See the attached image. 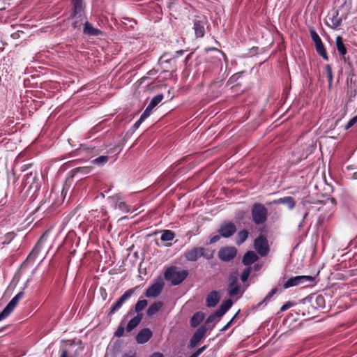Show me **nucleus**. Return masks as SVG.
<instances>
[{
	"label": "nucleus",
	"mask_w": 357,
	"mask_h": 357,
	"mask_svg": "<svg viewBox=\"0 0 357 357\" xmlns=\"http://www.w3.org/2000/svg\"><path fill=\"white\" fill-rule=\"evenodd\" d=\"M215 250L209 248L194 247L192 249L185 251L183 256L188 261H196L201 257L207 260L213 258Z\"/></svg>",
	"instance_id": "f257e3e1"
},
{
	"label": "nucleus",
	"mask_w": 357,
	"mask_h": 357,
	"mask_svg": "<svg viewBox=\"0 0 357 357\" xmlns=\"http://www.w3.org/2000/svg\"><path fill=\"white\" fill-rule=\"evenodd\" d=\"M188 274L187 270H180L177 266H171L165 270L164 278L172 285H178L187 278Z\"/></svg>",
	"instance_id": "f03ea898"
},
{
	"label": "nucleus",
	"mask_w": 357,
	"mask_h": 357,
	"mask_svg": "<svg viewBox=\"0 0 357 357\" xmlns=\"http://www.w3.org/2000/svg\"><path fill=\"white\" fill-rule=\"evenodd\" d=\"M310 307L312 310H318L325 307V299L322 295H312L305 298L303 300V315H313V312L310 310Z\"/></svg>",
	"instance_id": "7ed1b4c3"
},
{
	"label": "nucleus",
	"mask_w": 357,
	"mask_h": 357,
	"mask_svg": "<svg viewBox=\"0 0 357 357\" xmlns=\"http://www.w3.org/2000/svg\"><path fill=\"white\" fill-rule=\"evenodd\" d=\"M268 209L261 203H255L251 207L252 220L256 225L265 223L268 218Z\"/></svg>",
	"instance_id": "20e7f679"
},
{
	"label": "nucleus",
	"mask_w": 357,
	"mask_h": 357,
	"mask_svg": "<svg viewBox=\"0 0 357 357\" xmlns=\"http://www.w3.org/2000/svg\"><path fill=\"white\" fill-rule=\"evenodd\" d=\"M315 277L310 275H298L289 278L283 284L284 289H288L291 287L298 285H303L305 287L313 282H314Z\"/></svg>",
	"instance_id": "39448f33"
},
{
	"label": "nucleus",
	"mask_w": 357,
	"mask_h": 357,
	"mask_svg": "<svg viewBox=\"0 0 357 357\" xmlns=\"http://www.w3.org/2000/svg\"><path fill=\"white\" fill-rule=\"evenodd\" d=\"M227 293L231 297L236 296L241 297L243 293V291L241 292V285L238 282V273L237 271L229 275Z\"/></svg>",
	"instance_id": "423d86ee"
},
{
	"label": "nucleus",
	"mask_w": 357,
	"mask_h": 357,
	"mask_svg": "<svg viewBox=\"0 0 357 357\" xmlns=\"http://www.w3.org/2000/svg\"><path fill=\"white\" fill-rule=\"evenodd\" d=\"M254 248L260 256H266L270 250L266 237L264 235H259L256 238L254 241Z\"/></svg>",
	"instance_id": "0eeeda50"
},
{
	"label": "nucleus",
	"mask_w": 357,
	"mask_h": 357,
	"mask_svg": "<svg viewBox=\"0 0 357 357\" xmlns=\"http://www.w3.org/2000/svg\"><path fill=\"white\" fill-rule=\"evenodd\" d=\"M137 288V287H135L126 291L124 294L118 299V301L112 306L107 314L112 315L118 310H119L122 307L123 304L132 296Z\"/></svg>",
	"instance_id": "6e6552de"
},
{
	"label": "nucleus",
	"mask_w": 357,
	"mask_h": 357,
	"mask_svg": "<svg viewBox=\"0 0 357 357\" xmlns=\"http://www.w3.org/2000/svg\"><path fill=\"white\" fill-rule=\"evenodd\" d=\"M218 232L221 237L228 238L236 232V227L234 223L231 222H224L220 226Z\"/></svg>",
	"instance_id": "1a4fd4ad"
},
{
	"label": "nucleus",
	"mask_w": 357,
	"mask_h": 357,
	"mask_svg": "<svg viewBox=\"0 0 357 357\" xmlns=\"http://www.w3.org/2000/svg\"><path fill=\"white\" fill-rule=\"evenodd\" d=\"M47 234H48V231H46L40 237V238L38 239V242L35 245L34 248H33L31 252L28 255V257L26 258V260H28V261H34L37 258L38 254L41 251V250H42L45 243L47 241Z\"/></svg>",
	"instance_id": "9d476101"
},
{
	"label": "nucleus",
	"mask_w": 357,
	"mask_h": 357,
	"mask_svg": "<svg viewBox=\"0 0 357 357\" xmlns=\"http://www.w3.org/2000/svg\"><path fill=\"white\" fill-rule=\"evenodd\" d=\"M237 254V249L235 247L222 248L218 253V256L221 261H230L234 259Z\"/></svg>",
	"instance_id": "9b49d317"
},
{
	"label": "nucleus",
	"mask_w": 357,
	"mask_h": 357,
	"mask_svg": "<svg viewBox=\"0 0 357 357\" xmlns=\"http://www.w3.org/2000/svg\"><path fill=\"white\" fill-rule=\"evenodd\" d=\"M207 20L204 16H197L193 20L195 36L197 38H202L205 34V26Z\"/></svg>",
	"instance_id": "f8f14e48"
},
{
	"label": "nucleus",
	"mask_w": 357,
	"mask_h": 357,
	"mask_svg": "<svg viewBox=\"0 0 357 357\" xmlns=\"http://www.w3.org/2000/svg\"><path fill=\"white\" fill-rule=\"evenodd\" d=\"M164 282L161 279L155 281L145 291V296L147 298H156L162 291Z\"/></svg>",
	"instance_id": "ddd939ff"
},
{
	"label": "nucleus",
	"mask_w": 357,
	"mask_h": 357,
	"mask_svg": "<svg viewBox=\"0 0 357 357\" xmlns=\"http://www.w3.org/2000/svg\"><path fill=\"white\" fill-rule=\"evenodd\" d=\"M85 7L83 0H72V9L69 17L86 16Z\"/></svg>",
	"instance_id": "4468645a"
},
{
	"label": "nucleus",
	"mask_w": 357,
	"mask_h": 357,
	"mask_svg": "<svg viewBox=\"0 0 357 357\" xmlns=\"http://www.w3.org/2000/svg\"><path fill=\"white\" fill-rule=\"evenodd\" d=\"M208 328L206 326H200L193 334L192 336L190 344L188 345L189 348H194L195 347L199 342L201 341V340L204 337Z\"/></svg>",
	"instance_id": "2eb2a0df"
},
{
	"label": "nucleus",
	"mask_w": 357,
	"mask_h": 357,
	"mask_svg": "<svg viewBox=\"0 0 357 357\" xmlns=\"http://www.w3.org/2000/svg\"><path fill=\"white\" fill-rule=\"evenodd\" d=\"M24 296V292L20 291L17 295H15L11 301L8 303V305L5 307V308L1 312L5 317H8L10 313L13 311L15 307L17 306L18 302L20 299H22Z\"/></svg>",
	"instance_id": "dca6fc26"
},
{
	"label": "nucleus",
	"mask_w": 357,
	"mask_h": 357,
	"mask_svg": "<svg viewBox=\"0 0 357 357\" xmlns=\"http://www.w3.org/2000/svg\"><path fill=\"white\" fill-rule=\"evenodd\" d=\"M153 336L152 331L148 328H144L140 330L137 334L135 339L138 344H144L147 342Z\"/></svg>",
	"instance_id": "f3484780"
},
{
	"label": "nucleus",
	"mask_w": 357,
	"mask_h": 357,
	"mask_svg": "<svg viewBox=\"0 0 357 357\" xmlns=\"http://www.w3.org/2000/svg\"><path fill=\"white\" fill-rule=\"evenodd\" d=\"M83 33L89 36H98L102 33L99 29L95 28L87 20L84 23Z\"/></svg>",
	"instance_id": "a211bd4d"
},
{
	"label": "nucleus",
	"mask_w": 357,
	"mask_h": 357,
	"mask_svg": "<svg viewBox=\"0 0 357 357\" xmlns=\"http://www.w3.org/2000/svg\"><path fill=\"white\" fill-rule=\"evenodd\" d=\"M36 174L32 172L27 173L24 178L23 183L24 186H27L29 189L35 188L38 189L39 185L38 183H36Z\"/></svg>",
	"instance_id": "6ab92c4d"
},
{
	"label": "nucleus",
	"mask_w": 357,
	"mask_h": 357,
	"mask_svg": "<svg viewBox=\"0 0 357 357\" xmlns=\"http://www.w3.org/2000/svg\"><path fill=\"white\" fill-rule=\"evenodd\" d=\"M268 204H286L289 209L291 210L295 207L296 202L294 198L292 197H284L279 198L278 199H275L269 202Z\"/></svg>",
	"instance_id": "aec40b11"
},
{
	"label": "nucleus",
	"mask_w": 357,
	"mask_h": 357,
	"mask_svg": "<svg viewBox=\"0 0 357 357\" xmlns=\"http://www.w3.org/2000/svg\"><path fill=\"white\" fill-rule=\"evenodd\" d=\"M220 296L218 291L214 290L211 291L206 298V305L208 307H215L220 301Z\"/></svg>",
	"instance_id": "412c9836"
},
{
	"label": "nucleus",
	"mask_w": 357,
	"mask_h": 357,
	"mask_svg": "<svg viewBox=\"0 0 357 357\" xmlns=\"http://www.w3.org/2000/svg\"><path fill=\"white\" fill-rule=\"evenodd\" d=\"M87 20L86 16H80L79 18L77 17H68V20L71 21V26L74 30L80 31L81 27L84 22Z\"/></svg>",
	"instance_id": "4be33fe9"
},
{
	"label": "nucleus",
	"mask_w": 357,
	"mask_h": 357,
	"mask_svg": "<svg viewBox=\"0 0 357 357\" xmlns=\"http://www.w3.org/2000/svg\"><path fill=\"white\" fill-rule=\"evenodd\" d=\"M259 259L258 256L254 251H248L244 255L242 262L245 266H250Z\"/></svg>",
	"instance_id": "5701e85b"
},
{
	"label": "nucleus",
	"mask_w": 357,
	"mask_h": 357,
	"mask_svg": "<svg viewBox=\"0 0 357 357\" xmlns=\"http://www.w3.org/2000/svg\"><path fill=\"white\" fill-rule=\"evenodd\" d=\"M336 47L340 56L344 61H346L345 55L347 53V47L343 43V39L340 36L336 37L335 39Z\"/></svg>",
	"instance_id": "b1692460"
},
{
	"label": "nucleus",
	"mask_w": 357,
	"mask_h": 357,
	"mask_svg": "<svg viewBox=\"0 0 357 357\" xmlns=\"http://www.w3.org/2000/svg\"><path fill=\"white\" fill-rule=\"evenodd\" d=\"M163 307V303L161 301H157L151 304L147 311L146 315L149 317L156 314Z\"/></svg>",
	"instance_id": "393cba45"
},
{
	"label": "nucleus",
	"mask_w": 357,
	"mask_h": 357,
	"mask_svg": "<svg viewBox=\"0 0 357 357\" xmlns=\"http://www.w3.org/2000/svg\"><path fill=\"white\" fill-rule=\"evenodd\" d=\"M142 319L143 314H137L135 317L131 319L126 326V331L131 332L139 324Z\"/></svg>",
	"instance_id": "a878e982"
},
{
	"label": "nucleus",
	"mask_w": 357,
	"mask_h": 357,
	"mask_svg": "<svg viewBox=\"0 0 357 357\" xmlns=\"http://www.w3.org/2000/svg\"><path fill=\"white\" fill-rule=\"evenodd\" d=\"M205 314L202 312L195 313L190 319V326L192 328L198 326L204 319Z\"/></svg>",
	"instance_id": "bb28decb"
},
{
	"label": "nucleus",
	"mask_w": 357,
	"mask_h": 357,
	"mask_svg": "<svg viewBox=\"0 0 357 357\" xmlns=\"http://www.w3.org/2000/svg\"><path fill=\"white\" fill-rule=\"evenodd\" d=\"M249 232L246 229L241 230L237 233L236 236V244L238 245L243 243L248 238Z\"/></svg>",
	"instance_id": "cd10ccee"
},
{
	"label": "nucleus",
	"mask_w": 357,
	"mask_h": 357,
	"mask_svg": "<svg viewBox=\"0 0 357 357\" xmlns=\"http://www.w3.org/2000/svg\"><path fill=\"white\" fill-rule=\"evenodd\" d=\"M338 15V10H335L332 13V16L330 18L333 24V28L334 29H337V27H339L342 22V18L341 17H339Z\"/></svg>",
	"instance_id": "c85d7f7f"
},
{
	"label": "nucleus",
	"mask_w": 357,
	"mask_h": 357,
	"mask_svg": "<svg viewBox=\"0 0 357 357\" xmlns=\"http://www.w3.org/2000/svg\"><path fill=\"white\" fill-rule=\"evenodd\" d=\"M148 302L145 299L139 300L135 305V312L137 314H143L141 312L147 306Z\"/></svg>",
	"instance_id": "c756f323"
},
{
	"label": "nucleus",
	"mask_w": 357,
	"mask_h": 357,
	"mask_svg": "<svg viewBox=\"0 0 357 357\" xmlns=\"http://www.w3.org/2000/svg\"><path fill=\"white\" fill-rule=\"evenodd\" d=\"M175 237L174 231L168 229L162 231V235L160 239L162 241H170Z\"/></svg>",
	"instance_id": "7c9ffc66"
},
{
	"label": "nucleus",
	"mask_w": 357,
	"mask_h": 357,
	"mask_svg": "<svg viewBox=\"0 0 357 357\" xmlns=\"http://www.w3.org/2000/svg\"><path fill=\"white\" fill-rule=\"evenodd\" d=\"M315 47H316V51L317 52V53L322 56V58L326 60V61H328V54L326 53V49H325V47L323 44V43H319L317 45H315Z\"/></svg>",
	"instance_id": "2f4dec72"
},
{
	"label": "nucleus",
	"mask_w": 357,
	"mask_h": 357,
	"mask_svg": "<svg viewBox=\"0 0 357 357\" xmlns=\"http://www.w3.org/2000/svg\"><path fill=\"white\" fill-rule=\"evenodd\" d=\"M218 319L214 314H212L206 319L204 326H208L207 328L211 330L215 326V324L218 322L219 320Z\"/></svg>",
	"instance_id": "473e14b6"
},
{
	"label": "nucleus",
	"mask_w": 357,
	"mask_h": 357,
	"mask_svg": "<svg viewBox=\"0 0 357 357\" xmlns=\"http://www.w3.org/2000/svg\"><path fill=\"white\" fill-rule=\"evenodd\" d=\"M278 291L277 288H273L271 289V291L266 295V296L264 298V300L259 303L257 305V307H260L261 305L263 304L266 305V303L270 301V299L273 296L274 294H275Z\"/></svg>",
	"instance_id": "72a5a7b5"
},
{
	"label": "nucleus",
	"mask_w": 357,
	"mask_h": 357,
	"mask_svg": "<svg viewBox=\"0 0 357 357\" xmlns=\"http://www.w3.org/2000/svg\"><path fill=\"white\" fill-rule=\"evenodd\" d=\"M325 71H326V76L328 78V87L331 88L332 86L333 79L332 68H331V65H329V64L326 65Z\"/></svg>",
	"instance_id": "f704fd0d"
},
{
	"label": "nucleus",
	"mask_w": 357,
	"mask_h": 357,
	"mask_svg": "<svg viewBox=\"0 0 357 357\" xmlns=\"http://www.w3.org/2000/svg\"><path fill=\"white\" fill-rule=\"evenodd\" d=\"M163 98V94H158L155 96L153 98H152L149 105H151L153 108H154L162 100Z\"/></svg>",
	"instance_id": "c9c22d12"
},
{
	"label": "nucleus",
	"mask_w": 357,
	"mask_h": 357,
	"mask_svg": "<svg viewBox=\"0 0 357 357\" xmlns=\"http://www.w3.org/2000/svg\"><path fill=\"white\" fill-rule=\"evenodd\" d=\"M251 273V267L248 266L244 269L241 275V280L243 282H245L248 280L250 275Z\"/></svg>",
	"instance_id": "e433bc0d"
},
{
	"label": "nucleus",
	"mask_w": 357,
	"mask_h": 357,
	"mask_svg": "<svg viewBox=\"0 0 357 357\" xmlns=\"http://www.w3.org/2000/svg\"><path fill=\"white\" fill-rule=\"evenodd\" d=\"M233 302L231 299H227L222 303L220 307L227 312L232 306Z\"/></svg>",
	"instance_id": "4c0bfd02"
},
{
	"label": "nucleus",
	"mask_w": 357,
	"mask_h": 357,
	"mask_svg": "<svg viewBox=\"0 0 357 357\" xmlns=\"http://www.w3.org/2000/svg\"><path fill=\"white\" fill-rule=\"evenodd\" d=\"M310 36L315 45L322 42L319 36L314 29L310 30Z\"/></svg>",
	"instance_id": "58836bf2"
},
{
	"label": "nucleus",
	"mask_w": 357,
	"mask_h": 357,
	"mask_svg": "<svg viewBox=\"0 0 357 357\" xmlns=\"http://www.w3.org/2000/svg\"><path fill=\"white\" fill-rule=\"evenodd\" d=\"M109 157L105 155H101L93 160L94 164L103 165L108 161Z\"/></svg>",
	"instance_id": "ea45409f"
},
{
	"label": "nucleus",
	"mask_w": 357,
	"mask_h": 357,
	"mask_svg": "<svg viewBox=\"0 0 357 357\" xmlns=\"http://www.w3.org/2000/svg\"><path fill=\"white\" fill-rule=\"evenodd\" d=\"M153 109V108L151 105H148L146 109L144 111V112L140 116L142 117V120H145L146 119H147L150 116L151 112Z\"/></svg>",
	"instance_id": "a19ab883"
},
{
	"label": "nucleus",
	"mask_w": 357,
	"mask_h": 357,
	"mask_svg": "<svg viewBox=\"0 0 357 357\" xmlns=\"http://www.w3.org/2000/svg\"><path fill=\"white\" fill-rule=\"evenodd\" d=\"M115 207L119 208L123 211H128V206L125 202L121 201H117L115 204Z\"/></svg>",
	"instance_id": "79ce46f5"
},
{
	"label": "nucleus",
	"mask_w": 357,
	"mask_h": 357,
	"mask_svg": "<svg viewBox=\"0 0 357 357\" xmlns=\"http://www.w3.org/2000/svg\"><path fill=\"white\" fill-rule=\"evenodd\" d=\"M87 171H88V169L86 167H78V168L73 169V170H71L70 172L72 174V176H74L78 172L86 174Z\"/></svg>",
	"instance_id": "37998d69"
},
{
	"label": "nucleus",
	"mask_w": 357,
	"mask_h": 357,
	"mask_svg": "<svg viewBox=\"0 0 357 357\" xmlns=\"http://www.w3.org/2000/svg\"><path fill=\"white\" fill-rule=\"evenodd\" d=\"M206 349H207V345H204L202 347L199 348L193 354H192L189 357H198Z\"/></svg>",
	"instance_id": "c03bdc74"
},
{
	"label": "nucleus",
	"mask_w": 357,
	"mask_h": 357,
	"mask_svg": "<svg viewBox=\"0 0 357 357\" xmlns=\"http://www.w3.org/2000/svg\"><path fill=\"white\" fill-rule=\"evenodd\" d=\"M357 122V115L351 119L348 123L345 125L344 129L348 130L351 128L352 126H354V124Z\"/></svg>",
	"instance_id": "a18cd8bd"
},
{
	"label": "nucleus",
	"mask_w": 357,
	"mask_h": 357,
	"mask_svg": "<svg viewBox=\"0 0 357 357\" xmlns=\"http://www.w3.org/2000/svg\"><path fill=\"white\" fill-rule=\"evenodd\" d=\"M125 328L122 326H119L117 330L114 333V335L117 337H121L124 335Z\"/></svg>",
	"instance_id": "49530a36"
},
{
	"label": "nucleus",
	"mask_w": 357,
	"mask_h": 357,
	"mask_svg": "<svg viewBox=\"0 0 357 357\" xmlns=\"http://www.w3.org/2000/svg\"><path fill=\"white\" fill-rule=\"evenodd\" d=\"M294 305V303L291 301H288L286 303H284L280 308L281 312L286 311L287 310L289 309L291 307Z\"/></svg>",
	"instance_id": "de8ad7c7"
},
{
	"label": "nucleus",
	"mask_w": 357,
	"mask_h": 357,
	"mask_svg": "<svg viewBox=\"0 0 357 357\" xmlns=\"http://www.w3.org/2000/svg\"><path fill=\"white\" fill-rule=\"evenodd\" d=\"M225 313L226 312L220 307H219V308L213 314L217 318L220 319Z\"/></svg>",
	"instance_id": "09e8293b"
},
{
	"label": "nucleus",
	"mask_w": 357,
	"mask_h": 357,
	"mask_svg": "<svg viewBox=\"0 0 357 357\" xmlns=\"http://www.w3.org/2000/svg\"><path fill=\"white\" fill-rule=\"evenodd\" d=\"M236 315L237 314H236L234 317L225 326H223V328L220 330L221 332L226 331L230 327Z\"/></svg>",
	"instance_id": "8fccbe9b"
},
{
	"label": "nucleus",
	"mask_w": 357,
	"mask_h": 357,
	"mask_svg": "<svg viewBox=\"0 0 357 357\" xmlns=\"http://www.w3.org/2000/svg\"><path fill=\"white\" fill-rule=\"evenodd\" d=\"M220 237H221V236H220V234L215 235V236L211 237L210 240H209V243L210 244L215 243L216 242H218L220 240Z\"/></svg>",
	"instance_id": "3c124183"
},
{
	"label": "nucleus",
	"mask_w": 357,
	"mask_h": 357,
	"mask_svg": "<svg viewBox=\"0 0 357 357\" xmlns=\"http://www.w3.org/2000/svg\"><path fill=\"white\" fill-rule=\"evenodd\" d=\"M122 357H136V353L135 351H130L129 353L123 354Z\"/></svg>",
	"instance_id": "603ef678"
},
{
	"label": "nucleus",
	"mask_w": 357,
	"mask_h": 357,
	"mask_svg": "<svg viewBox=\"0 0 357 357\" xmlns=\"http://www.w3.org/2000/svg\"><path fill=\"white\" fill-rule=\"evenodd\" d=\"M144 121V120H142V117L140 116L139 119L135 123L133 126L134 128L137 129Z\"/></svg>",
	"instance_id": "864d4df0"
},
{
	"label": "nucleus",
	"mask_w": 357,
	"mask_h": 357,
	"mask_svg": "<svg viewBox=\"0 0 357 357\" xmlns=\"http://www.w3.org/2000/svg\"><path fill=\"white\" fill-rule=\"evenodd\" d=\"M241 73H236L234 75H232L230 78V80H232V81H236L240 76H241Z\"/></svg>",
	"instance_id": "5fc2aeb1"
},
{
	"label": "nucleus",
	"mask_w": 357,
	"mask_h": 357,
	"mask_svg": "<svg viewBox=\"0 0 357 357\" xmlns=\"http://www.w3.org/2000/svg\"><path fill=\"white\" fill-rule=\"evenodd\" d=\"M149 357H163V355L159 352H154Z\"/></svg>",
	"instance_id": "6e6d98bb"
},
{
	"label": "nucleus",
	"mask_w": 357,
	"mask_h": 357,
	"mask_svg": "<svg viewBox=\"0 0 357 357\" xmlns=\"http://www.w3.org/2000/svg\"><path fill=\"white\" fill-rule=\"evenodd\" d=\"M6 319L5 316L3 314L2 312L0 313V321Z\"/></svg>",
	"instance_id": "4d7b16f0"
},
{
	"label": "nucleus",
	"mask_w": 357,
	"mask_h": 357,
	"mask_svg": "<svg viewBox=\"0 0 357 357\" xmlns=\"http://www.w3.org/2000/svg\"><path fill=\"white\" fill-rule=\"evenodd\" d=\"M238 215H239L241 218H243V217L245 215V212H244V211H241V212L238 213Z\"/></svg>",
	"instance_id": "13d9d810"
},
{
	"label": "nucleus",
	"mask_w": 357,
	"mask_h": 357,
	"mask_svg": "<svg viewBox=\"0 0 357 357\" xmlns=\"http://www.w3.org/2000/svg\"><path fill=\"white\" fill-rule=\"evenodd\" d=\"M353 178H355V179H357V172H355L354 174H353Z\"/></svg>",
	"instance_id": "bf43d9fd"
},
{
	"label": "nucleus",
	"mask_w": 357,
	"mask_h": 357,
	"mask_svg": "<svg viewBox=\"0 0 357 357\" xmlns=\"http://www.w3.org/2000/svg\"><path fill=\"white\" fill-rule=\"evenodd\" d=\"M307 212H306V213L304 214L303 220H304V219L306 218V216H307Z\"/></svg>",
	"instance_id": "052dcab7"
},
{
	"label": "nucleus",
	"mask_w": 357,
	"mask_h": 357,
	"mask_svg": "<svg viewBox=\"0 0 357 357\" xmlns=\"http://www.w3.org/2000/svg\"><path fill=\"white\" fill-rule=\"evenodd\" d=\"M310 310H311L312 312H313V314H314V311H315L316 310H312V307H310Z\"/></svg>",
	"instance_id": "680f3d73"
},
{
	"label": "nucleus",
	"mask_w": 357,
	"mask_h": 357,
	"mask_svg": "<svg viewBox=\"0 0 357 357\" xmlns=\"http://www.w3.org/2000/svg\"><path fill=\"white\" fill-rule=\"evenodd\" d=\"M26 169V167H22V171H25Z\"/></svg>",
	"instance_id": "e2e57ef3"
}]
</instances>
